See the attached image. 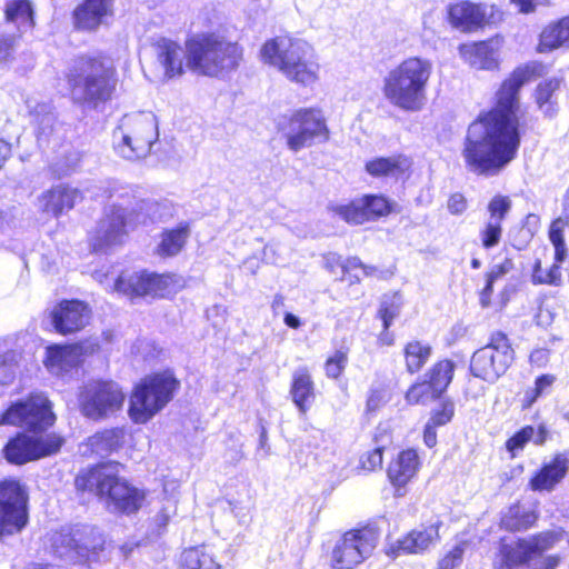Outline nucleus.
<instances>
[{
  "label": "nucleus",
  "mask_w": 569,
  "mask_h": 569,
  "mask_svg": "<svg viewBox=\"0 0 569 569\" xmlns=\"http://www.w3.org/2000/svg\"><path fill=\"white\" fill-rule=\"evenodd\" d=\"M6 20L13 23L18 36H21L34 26L33 8L29 0H11L6 4Z\"/></svg>",
  "instance_id": "e433bc0d"
},
{
  "label": "nucleus",
  "mask_w": 569,
  "mask_h": 569,
  "mask_svg": "<svg viewBox=\"0 0 569 569\" xmlns=\"http://www.w3.org/2000/svg\"><path fill=\"white\" fill-rule=\"evenodd\" d=\"M82 357V347L79 345H52L47 347L43 359L49 372L60 376L77 367Z\"/></svg>",
  "instance_id": "bb28decb"
},
{
  "label": "nucleus",
  "mask_w": 569,
  "mask_h": 569,
  "mask_svg": "<svg viewBox=\"0 0 569 569\" xmlns=\"http://www.w3.org/2000/svg\"><path fill=\"white\" fill-rule=\"evenodd\" d=\"M569 227L566 217L555 219L549 228V240L555 248L556 262H563L568 257V249L565 242V230Z\"/></svg>",
  "instance_id": "a18cd8bd"
},
{
  "label": "nucleus",
  "mask_w": 569,
  "mask_h": 569,
  "mask_svg": "<svg viewBox=\"0 0 569 569\" xmlns=\"http://www.w3.org/2000/svg\"><path fill=\"white\" fill-rule=\"evenodd\" d=\"M391 210L389 201L382 196L366 194L348 204L332 207L335 214L348 223L361 224L366 221L387 216Z\"/></svg>",
  "instance_id": "aec40b11"
},
{
  "label": "nucleus",
  "mask_w": 569,
  "mask_h": 569,
  "mask_svg": "<svg viewBox=\"0 0 569 569\" xmlns=\"http://www.w3.org/2000/svg\"><path fill=\"white\" fill-rule=\"evenodd\" d=\"M438 397L427 380L413 383L406 393V400L410 405L423 403Z\"/></svg>",
  "instance_id": "3c124183"
},
{
  "label": "nucleus",
  "mask_w": 569,
  "mask_h": 569,
  "mask_svg": "<svg viewBox=\"0 0 569 569\" xmlns=\"http://www.w3.org/2000/svg\"><path fill=\"white\" fill-rule=\"evenodd\" d=\"M241 59L240 44L221 31L199 32L186 40V68L197 76L223 78Z\"/></svg>",
  "instance_id": "7ed1b4c3"
},
{
  "label": "nucleus",
  "mask_w": 569,
  "mask_h": 569,
  "mask_svg": "<svg viewBox=\"0 0 569 569\" xmlns=\"http://www.w3.org/2000/svg\"><path fill=\"white\" fill-rule=\"evenodd\" d=\"M290 395L301 413L310 409L315 400V385L307 368H298L293 372Z\"/></svg>",
  "instance_id": "2f4dec72"
},
{
  "label": "nucleus",
  "mask_w": 569,
  "mask_h": 569,
  "mask_svg": "<svg viewBox=\"0 0 569 569\" xmlns=\"http://www.w3.org/2000/svg\"><path fill=\"white\" fill-rule=\"evenodd\" d=\"M548 435L549 432L545 425H539L538 428L526 426L507 441L506 448L512 457H516L529 441L537 446L543 445L548 439Z\"/></svg>",
  "instance_id": "58836bf2"
},
{
  "label": "nucleus",
  "mask_w": 569,
  "mask_h": 569,
  "mask_svg": "<svg viewBox=\"0 0 569 569\" xmlns=\"http://www.w3.org/2000/svg\"><path fill=\"white\" fill-rule=\"evenodd\" d=\"M158 60L163 67L167 78L181 76L183 66H186V46L182 48L172 40H160L158 42Z\"/></svg>",
  "instance_id": "7c9ffc66"
},
{
  "label": "nucleus",
  "mask_w": 569,
  "mask_h": 569,
  "mask_svg": "<svg viewBox=\"0 0 569 569\" xmlns=\"http://www.w3.org/2000/svg\"><path fill=\"white\" fill-rule=\"evenodd\" d=\"M432 62L410 57L391 69L383 78L382 93L393 107L406 112H418L427 102Z\"/></svg>",
  "instance_id": "20e7f679"
},
{
  "label": "nucleus",
  "mask_w": 569,
  "mask_h": 569,
  "mask_svg": "<svg viewBox=\"0 0 569 569\" xmlns=\"http://www.w3.org/2000/svg\"><path fill=\"white\" fill-rule=\"evenodd\" d=\"M103 543L104 539L98 529L88 525L62 528L52 537L56 552L74 560H97Z\"/></svg>",
  "instance_id": "ddd939ff"
},
{
  "label": "nucleus",
  "mask_w": 569,
  "mask_h": 569,
  "mask_svg": "<svg viewBox=\"0 0 569 569\" xmlns=\"http://www.w3.org/2000/svg\"><path fill=\"white\" fill-rule=\"evenodd\" d=\"M520 13H532L538 7L550 6L552 0H510Z\"/></svg>",
  "instance_id": "bf43d9fd"
},
{
  "label": "nucleus",
  "mask_w": 569,
  "mask_h": 569,
  "mask_svg": "<svg viewBox=\"0 0 569 569\" xmlns=\"http://www.w3.org/2000/svg\"><path fill=\"white\" fill-rule=\"evenodd\" d=\"M126 396L113 381L88 382L79 395L82 413L93 420L108 418L120 411Z\"/></svg>",
  "instance_id": "f3484780"
},
{
  "label": "nucleus",
  "mask_w": 569,
  "mask_h": 569,
  "mask_svg": "<svg viewBox=\"0 0 569 569\" xmlns=\"http://www.w3.org/2000/svg\"><path fill=\"white\" fill-rule=\"evenodd\" d=\"M537 323L539 326H549L553 320V313L547 307H540L537 313Z\"/></svg>",
  "instance_id": "69168bd1"
},
{
  "label": "nucleus",
  "mask_w": 569,
  "mask_h": 569,
  "mask_svg": "<svg viewBox=\"0 0 569 569\" xmlns=\"http://www.w3.org/2000/svg\"><path fill=\"white\" fill-rule=\"evenodd\" d=\"M447 209L453 216H461L468 209V201L462 193H452L448 199Z\"/></svg>",
  "instance_id": "13d9d810"
},
{
  "label": "nucleus",
  "mask_w": 569,
  "mask_h": 569,
  "mask_svg": "<svg viewBox=\"0 0 569 569\" xmlns=\"http://www.w3.org/2000/svg\"><path fill=\"white\" fill-rule=\"evenodd\" d=\"M189 237L190 226L188 222H181L176 228L166 229L160 234L156 253L161 258L174 257L183 249Z\"/></svg>",
  "instance_id": "f704fd0d"
},
{
  "label": "nucleus",
  "mask_w": 569,
  "mask_h": 569,
  "mask_svg": "<svg viewBox=\"0 0 569 569\" xmlns=\"http://www.w3.org/2000/svg\"><path fill=\"white\" fill-rule=\"evenodd\" d=\"M378 535L370 528L350 530L335 543L330 556L331 569H352L369 558L377 547Z\"/></svg>",
  "instance_id": "dca6fc26"
},
{
  "label": "nucleus",
  "mask_w": 569,
  "mask_h": 569,
  "mask_svg": "<svg viewBox=\"0 0 569 569\" xmlns=\"http://www.w3.org/2000/svg\"><path fill=\"white\" fill-rule=\"evenodd\" d=\"M423 441L427 447L432 448L437 443L436 427L427 422L423 431Z\"/></svg>",
  "instance_id": "338daca9"
},
{
  "label": "nucleus",
  "mask_w": 569,
  "mask_h": 569,
  "mask_svg": "<svg viewBox=\"0 0 569 569\" xmlns=\"http://www.w3.org/2000/svg\"><path fill=\"white\" fill-rule=\"evenodd\" d=\"M486 10L480 4L469 1L457 2L449 8V20L452 26L463 31L481 27L486 21Z\"/></svg>",
  "instance_id": "c756f323"
},
{
  "label": "nucleus",
  "mask_w": 569,
  "mask_h": 569,
  "mask_svg": "<svg viewBox=\"0 0 569 569\" xmlns=\"http://www.w3.org/2000/svg\"><path fill=\"white\" fill-rule=\"evenodd\" d=\"M385 446H378L373 450L368 451L361 457V467L365 470L373 471L377 469H380L382 467V452H383Z\"/></svg>",
  "instance_id": "6e6d98bb"
},
{
  "label": "nucleus",
  "mask_w": 569,
  "mask_h": 569,
  "mask_svg": "<svg viewBox=\"0 0 569 569\" xmlns=\"http://www.w3.org/2000/svg\"><path fill=\"white\" fill-rule=\"evenodd\" d=\"M123 441V430L108 429L89 438V446L97 455L103 456L118 449Z\"/></svg>",
  "instance_id": "37998d69"
},
{
  "label": "nucleus",
  "mask_w": 569,
  "mask_h": 569,
  "mask_svg": "<svg viewBox=\"0 0 569 569\" xmlns=\"http://www.w3.org/2000/svg\"><path fill=\"white\" fill-rule=\"evenodd\" d=\"M173 515H176V506L172 502H168L157 516V521L160 525H166Z\"/></svg>",
  "instance_id": "0e129e2a"
},
{
  "label": "nucleus",
  "mask_w": 569,
  "mask_h": 569,
  "mask_svg": "<svg viewBox=\"0 0 569 569\" xmlns=\"http://www.w3.org/2000/svg\"><path fill=\"white\" fill-rule=\"evenodd\" d=\"M561 262H553L549 269H543L541 262L535 263L533 272L531 276L532 283L535 284H550L560 286L562 283V273L560 269Z\"/></svg>",
  "instance_id": "de8ad7c7"
},
{
  "label": "nucleus",
  "mask_w": 569,
  "mask_h": 569,
  "mask_svg": "<svg viewBox=\"0 0 569 569\" xmlns=\"http://www.w3.org/2000/svg\"><path fill=\"white\" fill-rule=\"evenodd\" d=\"M550 352L546 348L535 349L530 353V363L538 368H543L549 362Z\"/></svg>",
  "instance_id": "680f3d73"
},
{
  "label": "nucleus",
  "mask_w": 569,
  "mask_h": 569,
  "mask_svg": "<svg viewBox=\"0 0 569 569\" xmlns=\"http://www.w3.org/2000/svg\"><path fill=\"white\" fill-rule=\"evenodd\" d=\"M467 543L460 542L455 546L440 561L438 569H457L462 562Z\"/></svg>",
  "instance_id": "864d4df0"
},
{
  "label": "nucleus",
  "mask_w": 569,
  "mask_h": 569,
  "mask_svg": "<svg viewBox=\"0 0 569 569\" xmlns=\"http://www.w3.org/2000/svg\"><path fill=\"white\" fill-rule=\"evenodd\" d=\"M537 520L533 511L521 505L511 506L501 518L503 528L510 531H521L530 528Z\"/></svg>",
  "instance_id": "79ce46f5"
},
{
  "label": "nucleus",
  "mask_w": 569,
  "mask_h": 569,
  "mask_svg": "<svg viewBox=\"0 0 569 569\" xmlns=\"http://www.w3.org/2000/svg\"><path fill=\"white\" fill-rule=\"evenodd\" d=\"M51 318L54 329L66 335L82 329L89 321L90 310L79 300H66L54 307Z\"/></svg>",
  "instance_id": "5701e85b"
},
{
  "label": "nucleus",
  "mask_w": 569,
  "mask_h": 569,
  "mask_svg": "<svg viewBox=\"0 0 569 569\" xmlns=\"http://www.w3.org/2000/svg\"><path fill=\"white\" fill-rule=\"evenodd\" d=\"M336 264L340 269V279L342 280L346 274H349L351 282H359L361 276L371 277L380 273V271L376 267L363 264L362 261L357 257L349 258L343 263H340L339 258H337L336 256H330L326 259V266L331 272H335Z\"/></svg>",
  "instance_id": "4c0bfd02"
},
{
  "label": "nucleus",
  "mask_w": 569,
  "mask_h": 569,
  "mask_svg": "<svg viewBox=\"0 0 569 569\" xmlns=\"http://www.w3.org/2000/svg\"><path fill=\"white\" fill-rule=\"evenodd\" d=\"M540 229V217L529 213L522 221L518 236L513 239V247L521 250L526 248Z\"/></svg>",
  "instance_id": "09e8293b"
},
{
  "label": "nucleus",
  "mask_w": 569,
  "mask_h": 569,
  "mask_svg": "<svg viewBox=\"0 0 569 569\" xmlns=\"http://www.w3.org/2000/svg\"><path fill=\"white\" fill-rule=\"evenodd\" d=\"M409 168L407 158L389 157L376 158L366 163L367 172L372 177H398Z\"/></svg>",
  "instance_id": "ea45409f"
},
{
  "label": "nucleus",
  "mask_w": 569,
  "mask_h": 569,
  "mask_svg": "<svg viewBox=\"0 0 569 569\" xmlns=\"http://www.w3.org/2000/svg\"><path fill=\"white\" fill-rule=\"evenodd\" d=\"M260 54L264 63L276 68L292 82L308 86L318 79L319 63L315 50L302 39L278 37L268 40Z\"/></svg>",
  "instance_id": "423d86ee"
},
{
  "label": "nucleus",
  "mask_w": 569,
  "mask_h": 569,
  "mask_svg": "<svg viewBox=\"0 0 569 569\" xmlns=\"http://www.w3.org/2000/svg\"><path fill=\"white\" fill-rule=\"evenodd\" d=\"M555 380L556 378L552 375H542L538 377L535 382L536 397L541 396L548 388H550Z\"/></svg>",
  "instance_id": "e2e57ef3"
},
{
  "label": "nucleus",
  "mask_w": 569,
  "mask_h": 569,
  "mask_svg": "<svg viewBox=\"0 0 569 569\" xmlns=\"http://www.w3.org/2000/svg\"><path fill=\"white\" fill-rule=\"evenodd\" d=\"M569 472V451L556 452L529 480L533 491L551 492Z\"/></svg>",
  "instance_id": "4be33fe9"
},
{
  "label": "nucleus",
  "mask_w": 569,
  "mask_h": 569,
  "mask_svg": "<svg viewBox=\"0 0 569 569\" xmlns=\"http://www.w3.org/2000/svg\"><path fill=\"white\" fill-rule=\"evenodd\" d=\"M511 199L497 194L488 203L489 218L479 230V239L485 249L497 247L502 236V221L511 210Z\"/></svg>",
  "instance_id": "412c9836"
},
{
  "label": "nucleus",
  "mask_w": 569,
  "mask_h": 569,
  "mask_svg": "<svg viewBox=\"0 0 569 569\" xmlns=\"http://www.w3.org/2000/svg\"><path fill=\"white\" fill-rule=\"evenodd\" d=\"M179 380L170 370L144 377L132 390L128 413L136 423H146L174 397Z\"/></svg>",
  "instance_id": "9d476101"
},
{
  "label": "nucleus",
  "mask_w": 569,
  "mask_h": 569,
  "mask_svg": "<svg viewBox=\"0 0 569 569\" xmlns=\"http://www.w3.org/2000/svg\"><path fill=\"white\" fill-rule=\"evenodd\" d=\"M401 308V297L399 295H393L391 297H386L379 309V316L383 323V329L388 330V328L392 325L393 320L399 316Z\"/></svg>",
  "instance_id": "8fccbe9b"
},
{
  "label": "nucleus",
  "mask_w": 569,
  "mask_h": 569,
  "mask_svg": "<svg viewBox=\"0 0 569 569\" xmlns=\"http://www.w3.org/2000/svg\"><path fill=\"white\" fill-rule=\"evenodd\" d=\"M20 36L13 32L0 33V62L10 59L17 48Z\"/></svg>",
  "instance_id": "5fc2aeb1"
},
{
  "label": "nucleus",
  "mask_w": 569,
  "mask_h": 569,
  "mask_svg": "<svg viewBox=\"0 0 569 569\" xmlns=\"http://www.w3.org/2000/svg\"><path fill=\"white\" fill-rule=\"evenodd\" d=\"M56 416L43 393H32L17 400L0 417V425H10L32 431H42L53 425Z\"/></svg>",
  "instance_id": "2eb2a0df"
},
{
  "label": "nucleus",
  "mask_w": 569,
  "mask_h": 569,
  "mask_svg": "<svg viewBox=\"0 0 569 569\" xmlns=\"http://www.w3.org/2000/svg\"><path fill=\"white\" fill-rule=\"evenodd\" d=\"M439 525L432 523L421 529H415L390 545L388 555L398 557L402 553H421L439 540Z\"/></svg>",
  "instance_id": "393cba45"
},
{
  "label": "nucleus",
  "mask_w": 569,
  "mask_h": 569,
  "mask_svg": "<svg viewBox=\"0 0 569 569\" xmlns=\"http://www.w3.org/2000/svg\"><path fill=\"white\" fill-rule=\"evenodd\" d=\"M62 442V438L54 433L28 435L20 432L8 441L3 452L9 462L23 465L56 453Z\"/></svg>",
  "instance_id": "6ab92c4d"
},
{
  "label": "nucleus",
  "mask_w": 569,
  "mask_h": 569,
  "mask_svg": "<svg viewBox=\"0 0 569 569\" xmlns=\"http://www.w3.org/2000/svg\"><path fill=\"white\" fill-rule=\"evenodd\" d=\"M282 132L288 148L293 152L329 139L326 118L321 110L313 108L295 111L283 126Z\"/></svg>",
  "instance_id": "4468645a"
},
{
  "label": "nucleus",
  "mask_w": 569,
  "mask_h": 569,
  "mask_svg": "<svg viewBox=\"0 0 569 569\" xmlns=\"http://www.w3.org/2000/svg\"><path fill=\"white\" fill-rule=\"evenodd\" d=\"M67 80L76 100L98 108L111 100L118 87L113 62L103 57H79L70 66Z\"/></svg>",
  "instance_id": "39448f33"
},
{
  "label": "nucleus",
  "mask_w": 569,
  "mask_h": 569,
  "mask_svg": "<svg viewBox=\"0 0 569 569\" xmlns=\"http://www.w3.org/2000/svg\"><path fill=\"white\" fill-rule=\"evenodd\" d=\"M459 54L470 67L479 70H491L498 66V53L491 42L463 43Z\"/></svg>",
  "instance_id": "c85d7f7f"
},
{
  "label": "nucleus",
  "mask_w": 569,
  "mask_h": 569,
  "mask_svg": "<svg viewBox=\"0 0 569 569\" xmlns=\"http://www.w3.org/2000/svg\"><path fill=\"white\" fill-rule=\"evenodd\" d=\"M432 355V348L429 343L419 340H411L403 348L406 369L410 373H416L429 361Z\"/></svg>",
  "instance_id": "a19ab883"
},
{
  "label": "nucleus",
  "mask_w": 569,
  "mask_h": 569,
  "mask_svg": "<svg viewBox=\"0 0 569 569\" xmlns=\"http://www.w3.org/2000/svg\"><path fill=\"white\" fill-rule=\"evenodd\" d=\"M562 86V78L553 77L541 81L535 91V101L546 118H553L558 113L557 92Z\"/></svg>",
  "instance_id": "72a5a7b5"
},
{
  "label": "nucleus",
  "mask_w": 569,
  "mask_h": 569,
  "mask_svg": "<svg viewBox=\"0 0 569 569\" xmlns=\"http://www.w3.org/2000/svg\"><path fill=\"white\" fill-rule=\"evenodd\" d=\"M420 467V459L416 450L407 449L401 451L389 465L388 478L396 488L395 495H405L403 488L417 475Z\"/></svg>",
  "instance_id": "a878e982"
},
{
  "label": "nucleus",
  "mask_w": 569,
  "mask_h": 569,
  "mask_svg": "<svg viewBox=\"0 0 569 569\" xmlns=\"http://www.w3.org/2000/svg\"><path fill=\"white\" fill-rule=\"evenodd\" d=\"M180 565L181 569H222L213 548L204 545L186 549Z\"/></svg>",
  "instance_id": "c9c22d12"
},
{
  "label": "nucleus",
  "mask_w": 569,
  "mask_h": 569,
  "mask_svg": "<svg viewBox=\"0 0 569 569\" xmlns=\"http://www.w3.org/2000/svg\"><path fill=\"white\" fill-rule=\"evenodd\" d=\"M527 81L523 70H515L499 87L493 108L468 127L461 151L468 171L492 177L503 170L520 147V97Z\"/></svg>",
  "instance_id": "f257e3e1"
},
{
  "label": "nucleus",
  "mask_w": 569,
  "mask_h": 569,
  "mask_svg": "<svg viewBox=\"0 0 569 569\" xmlns=\"http://www.w3.org/2000/svg\"><path fill=\"white\" fill-rule=\"evenodd\" d=\"M562 539V530H547L516 540H502L495 569H556L560 563V556H545V552Z\"/></svg>",
  "instance_id": "0eeeda50"
},
{
  "label": "nucleus",
  "mask_w": 569,
  "mask_h": 569,
  "mask_svg": "<svg viewBox=\"0 0 569 569\" xmlns=\"http://www.w3.org/2000/svg\"><path fill=\"white\" fill-rule=\"evenodd\" d=\"M515 352L508 337L500 331L493 332L486 346L473 352L470 361L471 373L493 383L511 366Z\"/></svg>",
  "instance_id": "f8f14e48"
},
{
  "label": "nucleus",
  "mask_w": 569,
  "mask_h": 569,
  "mask_svg": "<svg viewBox=\"0 0 569 569\" xmlns=\"http://www.w3.org/2000/svg\"><path fill=\"white\" fill-rule=\"evenodd\" d=\"M158 137V121L152 112L126 114L113 130V149L119 157L137 161L150 153Z\"/></svg>",
  "instance_id": "1a4fd4ad"
},
{
  "label": "nucleus",
  "mask_w": 569,
  "mask_h": 569,
  "mask_svg": "<svg viewBox=\"0 0 569 569\" xmlns=\"http://www.w3.org/2000/svg\"><path fill=\"white\" fill-rule=\"evenodd\" d=\"M455 371V365L450 360H441L432 366L428 371V382L433 389V393L440 395L448 388L452 380Z\"/></svg>",
  "instance_id": "c03bdc74"
},
{
  "label": "nucleus",
  "mask_w": 569,
  "mask_h": 569,
  "mask_svg": "<svg viewBox=\"0 0 569 569\" xmlns=\"http://www.w3.org/2000/svg\"><path fill=\"white\" fill-rule=\"evenodd\" d=\"M455 412V406L452 402H443L441 403L440 409L435 410L428 423L433 425V427H440L448 423Z\"/></svg>",
  "instance_id": "4d7b16f0"
},
{
  "label": "nucleus",
  "mask_w": 569,
  "mask_h": 569,
  "mask_svg": "<svg viewBox=\"0 0 569 569\" xmlns=\"http://www.w3.org/2000/svg\"><path fill=\"white\" fill-rule=\"evenodd\" d=\"M386 402H387V395H386L385 390L371 389L368 400H367V410L376 411Z\"/></svg>",
  "instance_id": "052dcab7"
},
{
  "label": "nucleus",
  "mask_w": 569,
  "mask_h": 569,
  "mask_svg": "<svg viewBox=\"0 0 569 569\" xmlns=\"http://www.w3.org/2000/svg\"><path fill=\"white\" fill-rule=\"evenodd\" d=\"M82 199L80 190L64 184H58L38 197L37 207L40 211L53 217L71 210Z\"/></svg>",
  "instance_id": "b1692460"
},
{
  "label": "nucleus",
  "mask_w": 569,
  "mask_h": 569,
  "mask_svg": "<svg viewBox=\"0 0 569 569\" xmlns=\"http://www.w3.org/2000/svg\"><path fill=\"white\" fill-rule=\"evenodd\" d=\"M28 495L13 479L0 482V538L20 532L28 522Z\"/></svg>",
  "instance_id": "a211bd4d"
},
{
  "label": "nucleus",
  "mask_w": 569,
  "mask_h": 569,
  "mask_svg": "<svg viewBox=\"0 0 569 569\" xmlns=\"http://www.w3.org/2000/svg\"><path fill=\"white\" fill-rule=\"evenodd\" d=\"M561 47L569 48V16L551 22L542 29L537 50L546 53Z\"/></svg>",
  "instance_id": "473e14b6"
},
{
  "label": "nucleus",
  "mask_w": 569,
  "mask_h": 569,
  "mask_svg": "<svg viewBox=\"0 0 569 569\" xmlns=\"http://www.w3.org/2000/svg\"><path fill=\"white\" fill-rule=\"evenodd\" d=\"M114 0H84L74 10L76 27L82 30H94L112 16Z\"/></svg>",
  "instance_id": "cd10ccee"
},
{
  "label": "nucleus",
  "mask_w": 569,
  "mask_h": 569,
  "mask_svg": "<svg viewBox=\"0 0 569 569\" xmlns=\"http://www.w3.org/2000/svg\"><path fill=\"white\" fill-rule=\"evenodd\" d=\"M110 204L104 217L91 236V246L96 252H107L123 242L128 228L137 223H146L142 211L150 220L164 221L172 217V208L167 203L144 202L136 199L131 187L116 184L109 193Z\"/></svg>",
  "instance_id": "f03ea898"
},
{
  "label": "nucleus",
  "mask_w": 569,
  "mask_h": 569,
  "mask_svg": "<svg viewBox=\"0 0 569 569\" xmlns=\"http://www.w3.org/2000/svg\"><path fill=\"white\" fill-rule=\"evenodd\" d=\"M76 486L80 490L93 491L100 497H106L110 510L126 515L136 513L146 500L144 490L120 480L107 466H98L81 472L76 478Z\"/></svg>",
  "instance_id": "6e6552de"
},
{
  "label": "nucleus",
  "mask_w": 569,
  "mask_h": 569,
  "mask_svg": "<svg viewBox=\"0 0 569 569\" xmlns=\"http://www.w3.org/2000/svg\"><path fill=\"white\" fill-rule=\"evenodd\" d=\"M348 362V356L346 351H336L325 365L326 375L328 378L337 379L345 370Z\"/></svg>",
  "instance_id": "603ef678"
},
{
  "label": "nucleus",
  "mask_w": 569,
  "mask_h": 569,
  "mask_svg": "<svg viewBox=\"0 0 569 569\" xmlns=\"http://www.w3.org/2000/svg\"><path fill=\"white\" fill-rule=\"evenodd\" d=\"M96 278L106 286L107 290L117 291L130 298H163L174 293L180 287L179 279L174 274H157L144 270L122 273L113 284L104 283L100 273H97Z\"/></svg>",
  "instance_id": "9b49d317"
},
{
  "label": "nucleus",
  "mask_w": 569,
  "mask_h": 569,
  "mask_svg": "<svg viewBox=\"0 0 569 569\" xmlns=\"http://www.w3.org/2000/svg\"><path fill=\"white\" fill-rule=\"evenodd\" d=\"M510 267V262L507 261L502 264L493 267V269L488 273L487 278L491 281H496L498 278H500L502 274L508 272Z\"/></svg>",
  "instance_id": "774afa93"
},
{
  "label": "nucleus",
  "mask_w": 569,
  "mask_h": 569,
  "mask_svg": "<svg viewBox=\"0 0 569 569\" xmlns=\"http://www.w3.org/2000/svg\"><path fill=\"white\" fill-rule=\"evenodd\" d=\"M11 340L0 341V383L7 385L14 377V365L20 358V352L11 348Z\"/></svg>",
  "instance_id": "49530a36"
}]
</instances>
